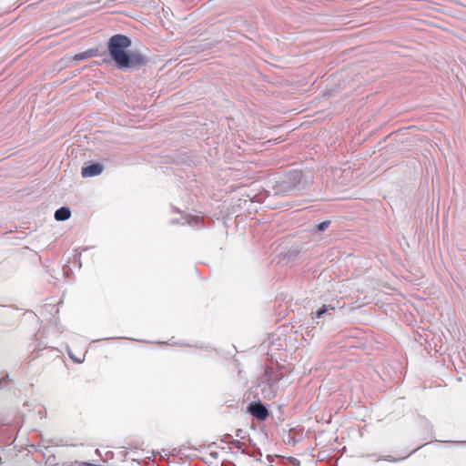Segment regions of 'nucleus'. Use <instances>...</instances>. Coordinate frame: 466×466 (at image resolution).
I'll use <instances>...</instances> for the list:
<instances>
[{
	"mask_svg": "<svg viewBox=\"0 0 466 466\" xmlns=\"http://www.w3.org/2000/svg\"><path fill=\"white\" fill-rule=\"evenodd\" d=\"M4 380H5V378H3V379L0 380V384H2V383H3Z\"/></svg>",
	"mask_w": 466,
	"mask_h": 466,
	"instance_id": "a211bd4d",
	"label": "nucleus"
},
{
	"mask_svg": "<svg viewBox=\"0 0 466 466\" xmlns=\"http://www.w3.org/2000/svg\"><path fill=\"white\" fill-rule=\"evenodd\" d=\"M335 308L330 305H323L319 309H318L316 311H312L310 313L311 319L314 323L317 325L320 324L319 319L325 320H331L332 319V314L329 312V310H334Z\"/></svg>",
	"mask_w": 466,
	"mask_h": 466,
	"instance_id": "39448f33",
	"label": "nucleus"
},
{
	"mask_svg": "<svg viewBox=\"0 0 466 466\" xmlns=\"http://www.w3.org/2000/svg\"><path fill=\"white\" fill-rule=\"evenodd\" d=\"M241 435V430H238V433L237 434V437H239Z\"/></svg>",
	"mask_w": 466,
	"mask_h": 466,
	"instance_id": "dca6fc26",
	"label": "nucleus"
},
{
	"mask_svg": "<svg viewBox=\"0 0 466 466\" xmlns=\"http://www.w3.org/2000/svg\"><path fill=\"white\" fill-rule=\"evenodd\" d=\"M104 167L100 163H91L82 167L81 175L83 177H92L100 175Z\"/></svg>",
	"mask_w": 466,
	"mask_h": 466,
	"instance_id": "423d86ee",
	"label": "nucleus"
},
{
	"mask_svg": "<svg viewBox=\"0 0 466 466\" xmlns=\"http://www.w3.org/2000/svg\"><path fill=\"white\" fill-rule=\"evenodd\" d=\"M330 224V221L329 220H325V221H322L320 223H319L317 226H316V230L318 232H322L324 230H326L328 228V227L329 226Z\"/></svg>",
	"mask_w": 466,
	"mask_h": 466,
	"instance_id": "9d476101",
	"label": "nucleus"
},
{
	"mask_svg": "<svg viewBox=\"0 0 466 466\" xmlns=\"http://www.w3.org/2000/svg\"><path fill=\"white\" fill-rule=\"evenodd\" d=\"M100 55L101 54L99 53V49L98 48H90V49H87V50H86L84 52L76 54L74 56V57H73V60L74 61H81V60L91 58V57H94V56H98Z\"/></svg>",
	"mask_w": 466,
	"mask_h": 466,
	"instance_id": "0eeeda50",
	"label": "nucleus"
},
{
	"mask_svg": "<svg viewBox=\"0 0 466 466\" xmlns=\"http://www.w3.org/2000/svg\"><path fill=\"white\" fill-rule=\"evenodd\" d=\"M266 381L261 382V396L266 400L273 399L279 390L278 382L280 380L279 376H272L267 370L265 373Z\"/></svg>",
	"mask_w": 466,
	"mask_h": 466,
	"instance_id": "7ed1b4c3",
	"label": "nucleus"
},
{
	"mask_svg": "<svg viewBox=\"0 0 466 466\" xmlns=\"http://www.w3.org/2000/svg\"><path fill=\"white\" fill-rule=\"evenodd\" d=\"M84 464H85V466H92V464L89 462H84Z\"/></svg>",
	"mask_w": 466,
	"mask_h": 466,
	"instance_id": "ddd939ff",
	"label": "nucleus"
},
{
	"mask_svg": "<svg viewBox=\"0 0 466 466\" xmlns=\"http://www.w3.org/2000/svg\"><path fill=\"white\" fill-rule=\"evenodd\" d=\"M71 217V210L68 207H61L56 210L54 218L56 221H66Z\"/></svg>",
	"mask_w": 466,
	"mask_h": 466,
	"instance_id": "6e6552de",
	"label": "nucleus"
},
{
	"mask_svg": "<svg viewBox=\"0 0 466 466\" xmlns=\"http://www.w3.org/2000/svg\"><path fill=\"white\" fill-rule=\"evenodd\" d=\"M248 412L258 420H265L268 417V410L261 401H251Z\"/></svg>",
	"mask_w": 466,
	"mask_h": 466,
	"instance_id": "20e7f679",
	"label": "nucleus"
},
{
	"mask_svg": "<svg viewBox=\"0 0 466 466\" xmlns=\"http://www.w3.org/2000/svg\"><path fill=\"white\" fill-rule=\"evenodd\" d=\"M310 183V178L302 171H292L281 184V190L286 193L300 191L305 189Z\"/></svg>",
	"mask_w": 466,
	"mask_h": 466,
	"instance_id": "f03ea898",
	"label": "nucleus"
},
{
	"mask_svg": "<svg viewBox=\"0 0 466 466\" xmlns=\"http://www.w3.org/2000/svg\"><path fill=\"white\" fill-rule=\"evenodd\" d=\"M187 223L191 226H196L199 223V218L198 217H191L188 220H187Z\"/></svg>",
	"mask_w": 466,
	"mask_h": 466,
	"instance_id": "9b49d317",
	"label": "nucleus"
},
{
	"mask_svg": "<svg viewBox=\"0 0 466 466\" xmlns=\"http://www.w3.org/2000/svg\"><path fill=\"white\" fill-rule=\"evenodd\" d=\"M241 435V430H238V433L237 434V437H239Z\"/></svg>",
	"mask_w": 466,
	"mask_h": 466,
	"instance_id": "2eb2a0df",
	"label": "nucleus"
},
{
	"mask_svg": "<svg viewBox=\"0 0 466 466\" xmlns=\"http://www.w3.org/2000/svg\"><path fill=\"white\" fill-rule=\"evenodd\" d=\"M367 456L370 457V458H373L376 461L383 460V461H390V462H396V461H400V459H396V458H394V457H392L390 455L379 456L376 453H373V454H369Z\"/></svg>",
	"mask_w": 466,
	"mask_h": 466,
	"instance_id": "1a4fd4ad",
	"label": "nucleus"
},
{
	"mask_svg": "<svg viewBox=\"0 0 466 466\" xmlns=\"http://www.w3.org/2000/svg\"><path fill=\"white\" fill-rule=\"evenodd\" d=\"M131 38L126 35L116 34L112 35L107 43V51L110 59L116 67L121 70L137 69L144 66L147 58L139 52H129Z\"/></svg>",
	"mask_w": 466,
	"mask_h": 466,
	"instance_id": "f257e3e1",
	"label": "nucleus"
},
{
	"mask_svg": "<svg viewBox=\"0 0 466 466\" xmlns=\"http://www.w3.org/2000/svg\"><path fill=\"white\" fill-rule=\"evenodd\" d=\"M405 458H408V455H405V457L400 458V461H401V460H404Z\"/></svg>",
	"mask_w": 466,
	"mask_h": 466,
	"instance_id": "f3484780",
	"label": "nucleus"
},
{
	"mask_svg": "<svg viewBox=\"0 0 466 466\" xmlns=\"http://www.w3.org/2000/svg\"><path fill=\"white\" fill-rule=\"evenodd\" d=\"M241 435V430H238V433L237 434V437H239Z\"/></svg>",
	"mask_w": 466,
	"mask_h": 466,
	"instance_id": "4468645a",
	"label": "nucleus"
},
{
	"mask_svg": "<svg viewBox=\"0 0 466 466\" xmlns=\"http://www.w3.org/2000/svg\"><path fill=\"white\" fill-rule=\"evenodd\" d=\"M67 353H68L69 357H70V358H71L75 362H77V363H81V362H82V360L76 358V357L71 353V351H70V350H69V349L67 350Z\"/></svg>",
	"mask_w": 466,
	"mask_h": 466,
	"instance_id": "f8f14e48",
	"label": "nucleus"
}]
</instances>
